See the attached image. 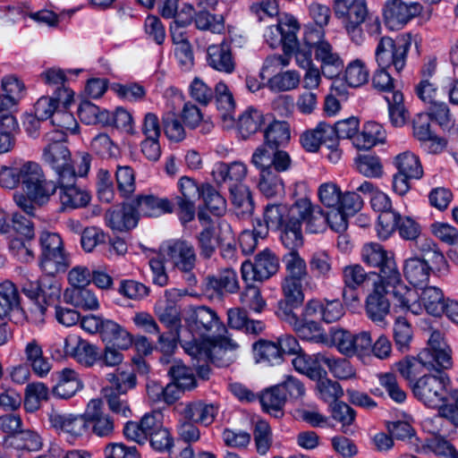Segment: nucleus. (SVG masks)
Wrapping results in <instances>:
<instances>
[{
    "mask_svg": "<svg viewBox=\"0 0 458 458\" xmlns=\"http://www.w3.org/2000/svg\"><path fill=\"white\" fill-rule=\"evenodd\" d=\"M48 419L52 428L71 437H79L88 432L86 411L83 414H73L61 413L53 410Z\"/></svg>",
    "mask_w": 458,
    "mask_h": 458,
    "instance_id": "obj_20",
    "label": "nucleus"
},
{
    "mask_svg": "<svg viewBox=\"0 0 458 458\" xmlns=\"http://www.w3.org/2000/svg\"><path fill=\"white\" fill-rule=\"evenodd\" d=\"M83 380L80 374L70 368H64L57 373V383L53 394L62 399H69L83 388Z\"/></svg>",
    "mask_w": 458,
    "mask_h": 458,
    "instance_id": "obj_27",
    "label": "nucleus"
},
{
    "mask_svg": "<svg viewBox=\"0 0 458 458\" xmlns=\"http://www.w3.org/2000/svg\"><path fill=\"white\" fill-rule=\"evenodd\" d=\"M325 30L317 29V81L319 75L327 79L337 77L343 70V60L333 45L325 38ZM318 81H317V86Z\"/></svg>",
    "mask_w": 458,
    "mask_h": 458,
    "instance_id": "obj_11",
    "label": "nucleus"
},
{
    "mask_svg": "<svg viewBox=\"0 0 458 458\" xmlns=\"http://www.w3.org/2000/svg\"><path fill=\"white\" fill-rule=\"evenodd\" d=\"M313 32H306L302 43L296 48L295 58L298 65L306 70L303 79V88L311 89L314 86L315 74L312 64L313 54Z\"/></svg>",
    "mask_w": 458,
    "mask_h": 458,
    "instance_id": "obj_25",
    "label": "nucleus"
},
{
    "mask_svg": "<svg viewBox=\"0 0 458 458\" xmlns=\"http://www.w3.org/2000/svg\"><path fill=\"white\" fill-rule=\"evenodd\" d=\"M216 103L217 109L221 112L223 126L232 128L234 125L233 112L235 107L233 94L224 82H218L215 88Z\"/></svg>",
    "mask_w": 458,
    "mask_h": 458,
    "instance_id": "obj_37",
    "label": "nucleus"
},
{
    "mask_svg": "<svg viewBox=\"0 0 458 458\" xmlns=\"http://www.w3.org/2000/svg\"><path fill=\"white\" fill-rule=\"evenodd\" d=\"M280 240L283 245L290 251H297L303 244L301 225L297 220H287L286 225L281 227Z\"/></svg>",
    "mask_w": 458,
    "mask_h": 458,
    "instance_id": "obj_51",
    "label": "nucleus"
},
{
    "mask_svg": "<svg viewBox=\"0 0 458 458\" xmlns=\"http://www.w3.org/2000/svg\"><path fill=\"white\" fill-rule=\"evenodd\" d=\"M278 267V259L271 250L266 249L257 254L253 261L246 260L242 264V277L246 283L263 282L275 275Z\"/></svg>",
    "mask_w": 458,
    "mask_h": 458,
    "instance_id": "obj_13",
    "label": "nucleus"
},
{
    "mask_svg": "<svg viewBox=\"0 0 458 458\" xmlns=\"http://www.w3.org/2000/svg\"><path fill=\"white\" fill-rule=\"evenodd\" d=\"M372 344L371 334L369 331H361L352 335L347 331L342 346V354L347 357L357 355L363 357L370 352Z\"/></svg>",
    "mask_w": 458,
    "mask_h": 458,
    "instance_id": "obj_33",
    "label": "nucleus"
},
{
    "mask_svg": "<svg viewBox=\"0 0 458 458\" xmlns=\"http://www.w3.org/2000/svg\"><path fill=\"white\" fill-rule=\"evenodd\" d=\"M106 380L110 386L106 388H112L118 394H126L128 390L132 389L137 384L136 376L133 372L120 369H116L114 373L107 374Z\"/></svg>",
    "mask_w": 458,
    "mask_h": 458,
    "instance_id": "obj_58",
    "label": "nucleus"
},
{
    "mask_svg": "<svg viewBox=\"0 0 458 458\" xmlns=\"http://www.w3.org/2000/svg\"><path fill=\"white\" fill-rule=\"evenodd\" d=\"M393 337L398 350L408 351L413 337L411 324L404 318L395 319L393 327Z\"/></svg>",
    "mask_w": 458,
    "mask_h": 458,
    "instance_id": "obj_62",
    "label": "nucleus"
},
{
    "mask_svg": "<svg viewBox=\"0 0 458 458\" xmlns=\"http://www.w3.org/2000/svg\"><path fill=\"white\" fill-rule=\"evenodd\" d=\"M389 293L390 290H386L379 279L377 282H373L365 301L368 318L382 327L386 326V318L390 313V301L387 297Z\"/></svg>",
    "mask_w": 458,
    "mask_h": 458,
    "instance_id": "obj_16",
    "label": "nucleus"
},
{
    "mask_svg": "<svg viewBox=\"0 0 458 458\" xmlns=\"http://www.w3.org/2000/svg\"><path fill=\"white\" fill-rule=\"evenodd\" d=\"M323 367H327L333 376L339 379H348L355 376L352 367L346 360L317 354V377L319 378L327 376Z\"/></svg>",
    "mask_w": 458,
    "mask_h": 458,
    "instance_id": "obj_29",
    "label": "nucleus"
},
{
    "mask_svg": "<svg viewBox=\"0 0 458 458\" xmlns=\"http://www.w3.org/2000/svg\"><path fill=\"white\" fill-rule=\"evenodd\" d=\"M411 42L405 39L394 40L390 37H382L375 50V58L378 67L394 66L400 72L405 66Z\"/></svg>",
    "mask_w": 458,
    "mask_h": 458,
    "instance_id": "obj_10",
    "label": "nucleus"
},
{
    "mask_svg": "<svg viewBox=\"0 0 458 458\" xmlns=\"http://www.w3.org/2000/svg\"><path fill=\"white\" fill-rule=\"evenodd\" d=\"M47 140L53 141L43 149L42 158L55 172L56 181L71 182L76 174L72 155L67 146L63 142L64 134L55 137L47 134Z\"/></svg>",
    "mask_w": 458,
    "mask_h": 458,
    "instance_id": "obj_7",
    "label": "nucleus"
},
{
    "mask_svg": "<svg viewBox=\"0 0 458 458\" xmlns=\"http://www.w3.org/2000/svg\"><path fill=\"white\" fill-rule=\"evenodd\" d=\"M334 9L336 16L345 21L367 18L368 7L365 0H335Z\"/></svg>",
    "mask_w": 458,
    "mask_h": 458,
    "instance_id": "obj_44",
    "label": "nucleus"
},
{
    "mask_svg": "<svg viewBox=\"0 0 458 458\" xmlns=\"http://www.w3.org/2000/svg\"><path fill=\"white\" fill-rule=\"evenodd\" d=\"M451 349L442 334L434 330L428 340V346L418 357H407L397 363V369L403 378L412 382L423 369H447L452 367Z\"/></svg>",
    "mask_w": 458,
    "mask_h": 458,
    "instance_id": "obj_2",
    "label": "nucleus"
},
{
    "mask_svg": "<svg viewBox=\"0 0 458 458\" xmlns=\"http://www.w3.org/2000/svg\"><path fill=\"white\" fill-rule=\"evenodd\" d=\"M195 25L200 30L221 34L225 30V18L222 14H212L203 11L195 13Z\"/></svg>",
    "mask_w": 458,
    "mask_h": 458,
    "instance_id": "obj_63",
    "label": "nucleus"
},
{
    "mask_svg": "<svg viewBox=\"0 0 458 458\" xmlns=\"http://www.w3.org/2000/svg\"><path fill=\"white\" fill-rule=\"evenodd\" d=\"M20 184L26 193L40 200L52 197L57 190L55 182L47 179L42 166L30 160L13 162L0 168V185L3 188L13 190Z\"/></svg>",
    "mask_w": 458,
    "mask_h": 458,
    "instance_id": "obj_1",
    "label": "nucleus"
},
{
    "mask_svg": "<svg viewBox=\"0 0 458 458\" xmlns=\"http://www.w3.org/2000/svg\"><path fill=\"white\" fill-rule=\"evenodd\" d=\"M25 360L32 369L33 372L39 377H46L51 370V363L43 354L42 346L32 339L24 348Z\"/></svg>",
    "mask_w": 458,
    "mask_h": 458,
    "instance_id": "obj_34",
    "label": "nucleus"
},
{
    "mask_svg": "<svg viewBox=\"0 0 458 458\" xmlns=\"http://www.w3.org/2000/svg\"><path fill=\"white\" fill-rule=\"evenodd\" d=\"M73 100V91L70 89H58L54 97H41L34 106V113L38 119L42 121L48 118L53 119V115L59 108H67Z\"/></svg>",
    "mask_w": 458,
    "mask_h": 458,
    "instance_id": "obj_23",
    "label": "nucleus"
},
{
    "mask_svg": "<svg viewBox=\"0 0 458 458\" xmlns=\"http://www.w3.org/2000/svg\"><path fill=\"white\" fill-rule=\"evenodd\" d=\"M419 299H420L428 314L438 317L444 313L445 301L439 288L435 286L426 287L419 295Z\"/></svg>",
    "mask_w": 458,
    "mask_h": 458,
    "instance_id": "obj_53",
    "label": "nucleus"
},
{
    "mask_svg": "<svg viewBox=\"0 0 458 458\" xmlns=\"http://www.w3.org/2000/svg\"><path fill=\"white\" fill-rule=\"evenodd\" d=\"M393 163L397 171L410 177L420 179L423 175V169L419 157L411 151H404L395 156Z\"/></svg>",
    "mask_w": 458,
    "mask_h": 458,
    "instance_id": "obj_52",
    "label": "nucleus"
},
{
    "mask_svg": "<svg viewBox=\"0 0 458 458\" xmlns=\"http://www.w3.org/2000/svg\"><path fill=\"white\" fill-rule=\"evenodd\" d=\"M206 208L215 216H223L226 211V199L210 183L200 184V197Z\"/></svg>",
    "mask_w": 458,
    "mask_h": 458,
    "instance_id": "obj_48",
    "label": "nucleus"
},
{
    "mask_svg": "<svg viewBox=\"0 0 458 458\" xmlns=\"http://www.w3.org/2000/svg\"><path fill=\"white\" fill-rule=\"evenodd\" d=\"M422 6L417 2L386 0L383 7L386 23L392 28H401L420 15Z\"/></svg>",
    "mask_w": 458,
    "mask_h": 458,
    "instance_id": "obj_18",
    "label": "nucleus"
},
{
    "mask_svg": "<svg viewBox=\"0 0 458 458\" xmlns=\"http://www.w3.org/2000/svg\"><path fill=\"white\" fill-rule=\"evenodd\" d=\"M431 270L428 261L418 256L408 258L403 262V276L410 284L415 286L426 284L429 279Z\"/></svg>",
    "mask_w": 458,
    "mask_h": 458,
    "instance_id": "obj_32",
    "label": "nucleus"
},
{
    "mask_svg": "<svg viewBox=\"0 0 458 458\" xmlns=\"http://www.w3.org/2000/svg\"><path fill=\"white\" fill-rule=\"evenodd\" d=\"M164 259L182 273H190L196 265L197 254L192 243L184 239L169 240L162 245Z\"/></svg>",
    "mask_w": 458,
    "mask_h": 458,
    "instance_id": "obj_12",
    "label": "nucleus"
},
{
    "mask_svg": "<svg viewBox=\"0 0 458 458\" xmlns=\"http://www.w3.org/2000/svg\"><path fill=\"white\" fill-rule=\"evenodd\" d=\"M341 193L338 185L332 182L322 183L317 192L320 203L327 208V211H317V221L321 219L325 226L336 233L344 232L348 226L347 219L339 208Z\"/></svg>",
    "mask_w": 458,
    "mask_h": 458,
    "instance_id": "obj_4",
    "label": "nucleus"
},
{
    "mask_svg": "<svg viewBox=\"0 0 458 458\" xmlns=\"http://www.w3.org/2000/svg\"><path fill=\"white\" fill-rule=\"evenodd\" d=\"M62 355L72 358L85 368L98 364L99 351L97 345L80 335L71 334L64 339Z\"/></svg>",
    "mask_w": 458,
    "mask_h": 458,
    "instance_id": "obj_15",
    "label": "nucleus"
},
{
    "mask_svg": "<svg viewBox=\"0 0 458 458\" xmlns=\"http://www.w3.org/2000/svg\"><path fill=\"white\" fill-rule=\"evenodd\" d=\"M182 345L185 352L198 360H210L219 367L230 365L235 359V351L238 344L220 335L210 339L198 342L181 338Z\"/></svg>",
    "mask_w": 458,
    "mask_h": 458,
    "instance_id": "obj_3",
    "label": "nucleus"
},
{
    "mask_svg": "<svg viewBox=\"0 0 458 458\" xmlns=\"http://www.w3.org/2000/svg\"><path fill=\"white\" fill-rule=\"evenodd\" d=\"M347 330L338 327H318L317 326V344L327 347H335L342 353V346L345 338Z\"/></svg>",
    "mask_w": 458,
    "mask_h": 458,
    "instance_id": "obj_56",
    "label": "nucleus"
},
{
    "mask_svg": "<svg viewBox=\"0 0 458 458\" xmlns=\"http://www.w3.org/2000/svg\"><path fill=\"white\" fill-rule=\"evenodd\" d=\"M186 293L185 290L176 288L165 290L164 300L158 301L154 307L158 320L170 329L181 327V312L176 302Z\"/></svg>",
    "mask_w": 458,
    "mask_h": 458,
    "instance_id": "obj_17",
    "label": "nucleus"
},
{
    "mask_svg": "<svg viewBox=\"0 0 458 458\" xmlns=\"http://www.w3.org/2000/svg\"><path fill=\"white\" fill-rule=\"evenodd\" d=\"M354 167L367 178H380L384 169L378 157L373 155H359L354 158Z\"/></svg>",
    "mask_w": 458,
    "mask_h": 458,
    "instance_id": "obj_55",
    "label": "nucleus"
},
{
    "mask_svg": "<svg viewBox=\"0 0 458 458\" xmlns=\"http://www.w3.org/2000/svg\"><path fill=\"white\" fill-rule=\"evenodd\" d=\"M77 174H73L71 182L58 180L55 182L59 189V199L63 211L86 207L90 201L89 194L76 186Z\"/></svg>",
    "mask_w": 458,
    "mask_h": 458,
    "instance_id": "obj_21",
    "label": "nucleus"
},
{
    "mask_svg": "<svg viewBox=\"0 0 458 458\" xmlns=\"http://www.w3.org/2000/svg\"><path fill=\"white\" fill-rule=\"evenodd\" d=\"M88 432L98 437H110L114 431V419L103 411V401L91 399L86 406Z\"/></svg>",
    "mask_w": 458,
    "mask_h": 458,
    "instance_id": "obj_19",
    "label": "nucleus"
},
{
    "mask_svg": "<svg viewBox=\"0 0 458 458\" xmlns=\"http://www.w3.org/2000/svg\"><path fill=\"white\" fill-rule=\"evenodd\" d=\"M265 122L263 114L256 108H247L238 118L237 129L243 139L256 133Z\"/></svg>",
    "mask_w": 458,
    "mask_h": 458,
    "instance_id": "obj_46",
    "label": "nucleus"
},
{
    "mask_svg": "<svg viewBox=\"0 0 458 458\" xmlns=\"http://www.w3.org/2000/svg\"><path fill=\"white\" fill-rule=\"evenodd\" d=\"M106 221L114 231H129L138 224L136 208L133 204H123L110 208L106 213Z\"/></svg>",
    "mask_w": 458,
    "mask_h": 458,
    "instance_id": "obj_24",
    "label": "nucleus"
},
{
    "mask_svg": "<svg viewBox=\"0 0 458 458\" xmlns=\"http://www.w3.org/2000/svg\"><path fill=\"white\" fill-rule=\"evenodd\" d=\"M133 205L138 216H158L164 213L173 212L172 204L167 199L157 198L154 195L138 196Z\"/></svg>",
    "mask_w": 458,
    "mask_h": 458,
    "instance_id": "obj_31",
    "label": "nucleus"
},
{
    "mask_svg": "<svg viewBox=\"0 0 458 458\" xmlns=\"http://www.w3.org/2000/svg\"><path fill=\"white\" fill-rule=\"evenodd\" d=\"M64 301L84 310H96L99 302L96 295L84 287H72L64 291Z\"/></svg>",
    "mask_w": 458,
    "mask_h": 458,
    "instance_id": "obj_39",
    "label": "nucleus"
},
{
    "mask_svg": "<svg viewBox=\"0 0 458 458\" xmlns=\"http://www.w3.org/2000/svg\"><path fill=\"white\" fill-rule=\"evenodd\" d=\"M288 205L283 203L268 204L264 209V221L267 229L278 231L290 220Z\"/></svg>",
    "mask_w": 458,
    "mask_h": 458,
    "instance_id": "obj_50",
    "label": "nucleus"
},
{
    "mask_svg": "<svg viewBox=\"0 0 458 458\" xmlns=\"http://www.w3.org/2000/svg\"><path fill=\"white\" fill-rule=\"evenodd\" d=\"M380 278L375 272H366L363 267L359 264H352L343 268V281L344 285L363 287L373 285V282H377Z\"/></svg>",
    "mask_w": 458,
    "mask_h": 458,
    "instance_id": "obj_41",
    "label": "nucleus"
},
{
    "mask_svg": "<svg viewBox=\"0 0 458 458\" xmlns=\"http://www.w3.org/2000/svg\"><path fill=\"white\" fill-rule=\"evenodd\" d=\"M290 138V126L284 121H274L264 131L265 144L273 149L285 146Z\"/></svg>",
    "mask_w": 458,
    "mask_h": 458,
    "instance_id": "obj_43",
    "label": "nucleus"
},
{
    "mask_svg": "<svg viewBox=\"0 0 458 458\" xmlns=\"http://www.w3.org/2000/svg\"><path fill=\"white\" fill-rule=\"evenodd\" d=\"M386 131L376 122L366 123L360 131H357L352 145L358 149H369L379 142H384Z\"/></svg>",
    "mask_w": 458,
    "mask_h": 458,
    "instance_id": "obj_35",
    "label": "nucleus"
},
{
    "mask_svg": "<svg viewBox=\"0 0 458 458\" xmlns=\"http://www.w3.org/2000/svg\"><path fill=\"white\" fill-rule=\"evenodd\" d=\"M450 379L445 373L425 374L411 385L414 396L426 406L437 408L446 401Z\"/></svg>",
    "mask_w": 458,
    "mask_h": 458,
    "instance_id": "obj_6",
    "label": "nucleus"
},
{
    "mask_svg": "<svg viewBox=\"0 0 458 458\" xmlns=\"http://www.w3.org/2000/svg\"><path fill=\"white\" fill-rule=\"evenodd\" d=\"M332 418L342 425L341 431L345 435H352L350 426L356 418L355 411L344 402L339 401L329 405Z\"/></svg>",
    "mask_w": 458,
    "mask_h": 458,
    "instance_id": "obj_57",
    "label": "nucleus"
},
{
    "mask_svg": "<svg viewBox=\"0 0 458 458\" xmlns=\"http://www.w3.org/2000/svg\"><path fill=\"white\" fill-rule=\"evenodd\" d=\"M79 117L87 124H109L112 121L110 113L100 110L98 106L89 101H82L78 109Z\"/></svg>",
    "mask_w": 458,
    "mask_h": 458,
    "instance_id": "obj_54",
    "label": "nucleus"
},
{
    "mask_svg": "<svg viewBox=\"0 0 458 458\" xmlns=\"http://www.w3.org/2000/svg\"><path fill=\"white\" fill-rule=\"evenodd\" d=\"M258 187L259 191L268 199L282 196L284 192L282 178L271 168L261 170Z\"/></svg>",
    "mask_w": 458,
    "mask_h": 458,
    "instance_id": "obj_45",
    "label": "nucleus"
},
{
    "mask_svg": "<svg viewBox=\"0 0 458 458\" xmlns=\"http://www.w3.org/2000/svg\"><path fill=\"white\" fill-rule=\"evenodd\" d=\"M279 316L290 324L298 336L304 341L312 342L315 339V301L310 300L301 314L298 317L286 305L279 308Z\"/></svg>",
    "mask_w": 458,
    "mask_h": 458,
    "instance_id": "obj_14",
    "label": "nucleus"
},
{
    "mask_svg": "<svg viewBox=\"0 0 458 458\" xmlns=\"http://www.w3.org/2000/svg\"><path fill=\"white\" fill-rule=\"evenodd\" d=\"M207 54V62L213 69L225 73H231L234 70L235 64L230 46L226 42L209 46Z\"/></svg>",
    "mask_w": 458,
    "mask_h": 458,
    "instance_id": "obj_30",
    "label": "nucleus"
},
{
    "mask_svg": "<svg viewBox=\"0 0 458 458\" xmlns=\"http://www.w3.org/2000/svg\"><path fill=\"white\" fill-rule=\"evenodd\" d=\"M396 304L402 309L411 311L413 314H419L421 310L418 304L419 294L418 293L402 282L390 287Z\"/></svg>",
    "mask_w": 458,
    "mask_h": 458,
    "instance_id": "obj_42",
    "label": "nucleus"
},
{
    "mask_svg": "<svg viewBox=\"0 0 458 458\" xmlns=\"http://www.w3.org/2000/svg\"><path fill=\"white\" fill-rule=\"evenodd\" d=\"M172 381L181 386L182 389H191L196 385V379L191 368L186 367L181 360H174L168 369Z\"/></svg>",
    "mask_w": 458,
    "mask_h": 458,
    "instance_id": "obj_61",
    "label": "nucleus"
},
{
    "mask_svg": "<svg viewBox=\"0 0 458 458\" xmlns=\"http://www.w3.org/2000/svg\"><path fill=\"white\" fill-rule=\"evenodd\" d=\"M217 409L214 405L200 401L185 404L181 412L184 420L205 426H208L214 421Z\"/></svg>",
    "mask_w": 458,
    "mask_h": 458,
    "instance_id": "obj_36",
    "label": "nucleus"
},
{
    "mask_svg": "<svg viewBox=\"0 0 458 458\" xmlns=\"http://www.w3.org/2000/svg\"><path fill=\"white\" fill-rule=\"evenodd\" d=\"M369 72L364 62L360 59L350 62L344 72L346 83L352 88L364 85L369 81Z\"/></svg>",
    "mask_w": 458,
    "mask_h": 458,
    "instance_id": "obj_59",
    "label": "nucleus"
},
{
    "mask_svg": "<svg viewBox=\"0 0 458 458\" xmlns=\"http://www.w3.org/2000/svg\"><path fill=\"white\" fill-rule=\"evenodd\" d=\"M10 445L20 450L36 452L42 447L43 442L38 432L32 429H21Z\"/></svg>",
    "mask_w": 458,
    "mask_h": 458,
    "instance_id": "obj_60",
    "label": "nucleus"
},
{
    "mask_svg": "<svg viewBox=\"0 0 458 458\" xmlns=\"http://www.w3.org/2000/svg\"><path fill=\"white\" fill-rule=\"evenodd\" d=\"M248 174L246 164L241 161L231 163L219 162L215 165L212 170V176L217 184L227 182L242 183Z\"/></svg>",
    "mask_w": 458,
    "mask_h": 458,
    "instance_id": "obj_28",
    "label": "nucleus"
},
{
    "mask_svg": "<svg viewBox=\"0 0 458 458\" xmlns=\"http://www.w3.org/2000/svg\"><path fill=\"white\" fill-rule=\"evenodd\" d=\"M259 401L263 410L267 412L276 418L283 415L282 410L286 402V396L277 385L264 391L259 396Z\"/></svg>",
    "mask_w": 458,
    "mask_h": 458,
    "instance_id": "obj_49",
    "label": "nucleus"
},
{
    "mask_svg": "<svg viewBox=\"0 0 458 458\" xmlns=\"http://www.w3.org/2000/svg\"><path fill=\"white\" fill-rule=\"evenodd\" d=\"M253 352L257 362L274 366L283 361L276 342L259 339L253 344Z\"/></svg>",
    "mask_w": 458,
    "mask_h": 458,
    "instance_id": "obj_47",
    "label": "nucleus"
},
{
    "mask_svg": "<svg viewBox=\"0 0 458 458\" xmlns=\"http://www.w3.org/2000/svg\"><path fill=\"white\" fill-rule=\"evenodd\" d=\"M299 30L300 25L296 18L284 13L279 17L276 24L267 28L264 38L272 48L282 46L286 55H293L297 47Z\"/></svg>",
    "mask_w": 458,
    "mask_h": 458,
    "instance_id": "obj_8",
    "label": "nucleus"
},
{
    "mask_svg": "<svg viewBox=\"0 0 458 458\" xmlns=\"http://www.w3.org/2000/svg\"><path fill=\"white\" fill-rule=\"evenodd\" d=\"M207 286L217 293H235L240 285L236 272L232 267H226L217 276L207 277Z\"/></svg>",
    "mask_w": 458,
    "mask_h": 458,
    "instance_id": "obj_40",
    "label": "nucleus"
},
{
    "mask_svg": "<svg viewBox=\"0 0 458 458\" xmlns=\"http://www.w3.org/2000/svg\"><path fill=\"white\" fill-rule=\"evenodd\" d=\"M100 334L104 340L113 342L120 350L129 349L132 343V336L119 324L110 319L102 321Z\"/></svg>",
    "mask_w": 458,
    "mask_h": 458,
    "instance_id": "obj_38",
    "label": "nucleus"
},
{
    "mask_svg": "<svg viewBox=\"0 0 458 458\" xmlns=\"http://www.w3.org/2000/svg\"><path fill=\"white\" fill-rule=\"evenodd\" d=\"M229 199L235 214L242 218H249L254 212L255 204L249 186L233 183L229 187Z\"/></svg>",
    "mask_w": 458,
    "mask_h": 458,
    "instance_id": "obj_26",
    "label": "nucleus"
},
{
    "mask_svg": "<svg viewBox=\"0 0 458 458\" xmlns=\"http://www.w3.org/2000/svg\"><path fill=\"white\" fill-rule=\"evenodd\" d=\"M305 182H299L296 184L295 195L298 199L292 206H288L290 212V219L297 220L300 225L305 223L308 230L311 233L312 230V219L314 207L311 201V191H309Z\"/></svg>",
    "mask_w": 458,
    "mask_h": 458,
    "instance_id": "obj_22",
    "label": "nucleus"
},
{
    "mask_svg": "<svg viewBox=\"0 0 458 458\" xmlns=\"http://www.w3.org/2000/svg\"><path fill=\"white\" fill-rule=\"evenodd\" d=\"M185 323L198 342L210 339L225 331L216 312L207 307H190L184 318Z\"/></svg>",
    "mask_w": 458,
    "mask_h": 458,
    "instance_id": "obj_5",
    "label": "nucleus"
},
{
    "mask_svg": "<svg viewBox=\"0 0 458 458\" xmlns=\"http://www.w3.org/2000/svg\"><path fill=\"white\" fill-rule=\"evenodd\" d=\"M164 133L167 139L174 142H180L186 137V132L178 115L168 112L162 116Z\"/></svg>",
    "mask_w": 458,
    "mask_h": 458,
    "instance_id": "obj_64",
    "label": "nucleus"
},
{
    "mask_svg": "<svg viewBox=\"0 0 458 458\" xmlns=\"http://www.w3.org/2000/svg\"><path fill=\"white\" fill-rule=\"evenodd\" d=\"M42 248V269L48 275L64 272L70 266V259L63 249V241L55 233L44 232L40 236Z\"/></svg>",
    "mask_w": 458,
    "mask_h": 458,
    "instance_id": "obj_9",
    "label": "nucleus"
}]
</instances>
